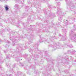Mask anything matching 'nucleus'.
Instances as JSON below:
<instances>
[{
    "mask_svg": "<svg viewBox=\"0 0 76 76\" xmlns=\"http://www.w3.org/2000/svg\"><path fill=\"white\" fill-rule=\"evenodd\" d=\"M4 7L6 11H8L9 10V6L6 5Z\"/></svg>",
    "mask_w": 76,
    "mask_h": 76,
    "instance_id": "obj_1",
    "label": "nucleus"
},
{
    "mask_svg": "<svg viewBox=\"0 0 76 76\" xmlns=\"http://www.w3.org/2000/svg\"><path fill=\"white\" fill-rule=\"evenodd\" d=\"M56 48H57L56 47H53V50H56Z\"/></svg>",
    "mask_w": 76,
    "mask_h": 76,
    "instance_id": "obj_2",
    "label": "nucleus"
},
{
    "mask_svg": "<svg viewBox=\"0 0 76 76\" xmlns=\"http://www.w3.org/2000/svg\"><path fill=\"white\" fill-rule=\"evenodd\" d=\"M18 4H16L15 5V8H17V7H18Z\"/></svg>",
    "mask_w": 76,
    "mask_h": 76,
    "instance_id": "obj_3",
    "label": "nucleus"
},
{
    "mask_svg": "<svg viewBox=\"0 0 76 76\" xmlns=\"http://www.w3.org/2000/svg\"><path fill=\"white\" fill-rule=\"evenodd\" d=\"M69 47H70L71 48H72V47H73V46H72V45H69Z\"/></svg>",
    "mask_w": 76,
    "mask_h": 76,
    "instance_id": "obj_4",
    "label": "nucleus"
},
{
    "mask_svg": "<svg viewBox=\"0 0 76 76\" xmlns=\"http://www.w3.org/2000/svg\"><path fill=\"white\" fill-rule=\"evenodd\" d=\"M65 72L66 73H68V72H69V71H68V70H65Z\"/></svg>",
    "mask_w": 76,
    "mask_h": 76,
    "instance_id": "obj_5",
    "label": "nucleus"
},
{
    "mask_svg": "<svg viewBox=\"0 0 76 76\" xmlns=\"http://www.w3.org/2000/svg\"><path fill=\"white\" fill-rule=\"evenodd\" d=\"M52 16H54V14H52Z\"/></svg>",
    "mask_w": 76,
    "mask_h": 76,
    "instance_id": "obj_6",
    "label": "nucleus"
},
{
    "mask_svg": "<svg viewBox=\"0 0 76 76\" xmlns=\"http://www.w3.org/2000/svg\"><path fill=\"white\" fill-rule=\"evenodd\" d=\"M30 52H31H31H32V50H30Z\"/></svg>",
    "mask_w": 76,
    "mask_h": 76,
    "instance_id": "obj_7",
    "label": "nucleus"
},
{
    "mask_svg": "<svg viewBox=\"0 0 76 76\" xmlns=\"http://www.w3.org/2000/svg\"><path fill=\"white\" fill-rule=\"evenodd\" d=\"M9 58V57L8 56H7L6 57V58Z\"/></svg>",
    "mask_w": 76,
    "mask_h": 76,
    "instance_id": "obj_8",
    "label": "nucleus"
},
{
    "mask_svg": "<svg viewBox=\"0 0 76 76\" xmlns=\"http://www.w3.org/2000/svg\"><path fill=\"white\" fill-rule=\"evenodd\" d=\"M75 38H76V34H75Z\"/></svg>",
    "mask_w": 76,
    "mask_h": 76,
    "instance_id": "obj_9",
    "label": "nucleus"
},
{
    "mask_svg": "<svg viewBox=\"0 0 76 76\" xmlns=\"http://www.w3.org/2000/svg\"><path fill=\"white\" fill-rule=\"evenodd\" d=\"M15 45V44H13V46H14Z\"/></svg>",
    "mask_w": 76,
    "mask_h": 76,
    "instance_id": "obj_10",
    "label": "nucleus"
},
{
    "mask_svg": "<svg viewBox=\"0 0 76 76\" xmlns=\"http://www.w3.org/2000/svg\"><path fill=\"white\" fill-rule=\"evenodd\" d=\"M12 76V75L10 74L9 75V76Z\"/></svg>",
    "mask_w": 76,
    "mask_h": 76,
    "instance_id": "obj_11",
    "label": "nucleus"
},
{
    "mask_svg": "<svg viewBox=\"0 0 76 76\" xmlns=\"http://www.w3.org/2000/svg\"><path fill=\"white\" fill-rule=\"evenodd\" d=\"M14 66V65L13 66V67H15V66Z\"/></svg>",
    "mask_w": 76,
    "mask_h": 76,
    "instance_id": "obj_12",
    "label": "nucleus"
},
{
    "mask_svg": "<svg viewBox=\"0 0 76 76\" xmlns=\"http://www.w3.org/2000/svg\"><path fill=\"white\" fill-rule=\"evenodd\" d=\"M22 66H23V65H22Z\"/></svg>",
    "mask_w": 76,
    "mask_h": 76,
    "instance_id": "obj_13",
    "label": "nucleus"
},
{
    "mask_svg": "<svg viewBox=\"0 0 76 76\" xmlns=\"http://www.w3.org/2000/svg\"><path fill=\"white\" fill-rule=\"evenodd\" d=\"M72 39H73H73H73L72 38Z\"/></svg>",
    "mask_w": 76,
    "mask_h": 76,
    "instance_id": "obj_14",
    "label": "nucleus"
},
{
    "mask_svg": "<svg viewBox=\"0 0 76 76\" xmlns=\"http://www.w3.org/2000/svg\"><path fill=\"white\" fill-rule=\"evenodd\" d=\"M9 66H10L9 65Z\"/></svg>",
    "mask_w": 76,
    "mask_h": 76,
    "instance_id": "obj_15",
    "label": "nucleus"
},
{
    "mask_svg": "<svg viewBox=\"0 0 76 76\" xmlns=\"http://www.w3.org/2000/svg\"><path fill=\"white\" fill-rule=\"evenodd\" d=\"M7 67H8V66H7Z\"/></svg>",
    "mask_w": 76,
    "mask_h": 76,
    "instance_id": "obj_16",
    "label": "nucleus"
},
{
    "mask_svg": "<svg viewBox=\"0 0 76 76\" xmlns=\"http://www.w3.org/2000/svg\"><path fill=\"white\" fill-rule=\"evenodd\" d=\"M74 39H75V38H74Z\"/></svg>",
    "mask_w": 76,
    "mask_h": 76,
    "instance_id": "obj_17",
    "label": "nucleus"
}]
</instances>
